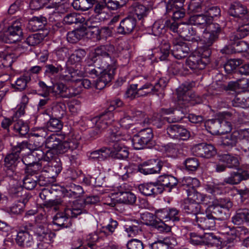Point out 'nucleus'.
Returning a JSON list of instances; mask_svg holds the SVG:
<instances>
[{"label": "nucleus", "mask_w": 249, "mask_h": 249, "mask_svg": "<svg viewBox=\"0 0 249 249\" xmlns=\"http://www.w3.org/2000/svg\"><path fill=\"white\" fill-rule=\"evenodd\" d=\"M65 206L63 212L58 213L54 216L53 222L54 224L63 228H67L71 226L70 218L76 217L81 214V211L76 209L71 200L60 199L49 200L46 202L45 205L47 207H54L56 210L57 207L60 205Z\"/></svg>", "instance_id": "nucleus-1"}, {"label": "nucleus", "mask_w": 249, "mask_h": 249, "mask_svg": "<svg viewBox=\"0 0 249 249\" xmlns=\"http://www.w3.org/2000/svg\"><path fill=\"white\" fill-rule=\"evenodd\" d=\"M121 127L113 125L108 138L109 144L112 143L109 157L118 159H125L128 157L129 152L126 147L122 142L123 132Z\"/></svg>", "instance_id": "nucleus-2"}, {"label": "nucleus", "mask_w": 249, "mask_h": 249, "mask_svg": "<svg viewBox=\"0 0 249 249\" xmlns=\"http://www.w3.org/2000/svg\"><path fill=\"white\" fill-rule=\"evenodd\" d=\"M211 51L207 48H197L186 60V64L192 70H203L209 63Z\"/></svg>", "instance_id": "nucleus-3"}, {"label": "nucleus", "mask_w": 249, "mask_h": 249, "mask_svg": "<svg viewBox=\"0 0 249 249\" xmlns=\"http://www.w3.org/2000/svg\"><path fill=\"white\" fill-rule=\"evenodd\" d=\"M115 52V47L111 44H106L96 47L93 53L91 59L95 61L99 59L102 60L101 67L111 66L116 63V59L113 55Z\"/></svg>", "instance_id": "nucleus-4"}, {"label": "nucleus", "mask_w": 249, "mask_h": 249, "mask_svg": "<svg viewBox=\"0 0 249 249\" xmlns=\"http://www.w3.org/2000/svg\"><path fill=\"white\" fill-rule=\"evenodd\" d=\"M156 214L160 221L155 220L152 213H147L143 214L142 218H147L145 219V224L153 226L160 231H169L171 230V227L163 222H169V219L168 218V209L158 210L156 211Z\"/></svg>", "instance_id": "nucleus-5"}, {"label": "nucleus", "mask_w": 249, "mask_h": 249, "mask_svg": "<svg viewBox=\"0 0 249 249\" xmlns=\"http://www.w3.org/2000/svg\"><path fill=\"white\" fill-rule=\"evenodd\" d=\"M232 206V203L227 198L216 199L209 207L211 216L215 220H222L227 217V213Z\"/></svg>", "instance_id": "nucleus-6"}, {"label": "nucleus", "mask_w": 249, "mask_h": 249, "mask_svg": "<svg viewBox=\"0 0 249 249\" xmlns=\"http://www.w3.org/2000/svg\"><path fill=\"white\" fill-rule=\"evenodd\" d=\"M27 148V142H25L18 143L16 145L13 146L12 152L7 155L4 159L7 176L10 177L13 176L15 172V167L19 159V154L21 151Z\"/></svg>", "instance_id": "nucleus-7"}, {"label": "nucleus", "mask_w": 249, "mask_h": 249, "mask_svg": "<svg viewBox=\"0 0 249 249\" xmlns=\"http://www.w3.org/2000/svg\"><path fill=\"white\" fill-rule=\"evenodd\" d=\"M138 88V96H147L149 94H156L160 96L166 86V83L162 78H160L154 85L150 83H145L143 80H140L137 83Z\"/></svg>", "instance_id": "nucleus-8"}, {"label": "nucleus", "mask_w": 249, "mask_h": 249, "mask_svg": "<svg viewBox=\"0 0 249 249\" xmlns=\"http://www.w3.org/2000/svg\"><path fill=\"white\" fill-rule=\"evenodd\" d=\"M20 23L15 22L9 27L7 32L0 35V41L6 43H13L20 41L23 33Z\"/></svg>", "instance_id": "nucleus-9"}, {"label": "nucleus", "mask_w": 249, "mask_h": 249, "mask_svg": "<svg viewBox=\"0 0 249 249\" xmlns=\"http://www.w3.org/2000/svg\"><path fill=\"white\" fill-rule=\"evenodd\" d=\"M172 44L171 53L176 59H181L184 58L190 51L188 44L182 41L180 38H174Z\"/></svg>", "instance_id": "nucleus-10"}, {"label": "nucleus", "mask_w": 249, "mask_h": 249, "mask_svg": "<svg viewBox=\"0 0 249 249\" xmlns=\"http://www.w3.org/2000/svg\"><path fill=\"white\" fill-rule=\"evenodd\" d=\"M52 90L55 95L63 98H71L81 92V90H74L73 88H68L62 83H57L54 84Z\"/></svg>", "instance_id": "nucleus-11"}, {"label": "nucleus", "mask_w": 249, "mask_h": 249, "mask_svg": "<svg viewBox=\"0 0 249 249\" xmlns=\"http://www.w3.org/2000/svg\"><path fill=\"white\" fill-rule=\"evenodd\" d=\"M38 240L45 244H50L55 236V234L47 229L45 225L38 224L35 230Z\"/></svg>", "instance_id": "nucleus-12"}, {"label": "nucleus", "mask_w": 249, "mask_h": 249, "mask_svg": "<svg viewBox=\"0 0 249 249\" xmlns=\"http://www.w3.org/2000/svg\"><path fill=\"white\" fill-rule=\"evenodd\" d=\"M195 219L198 226L204 230L213 229L215 225V220L210 213L205 214L201 212Z\"/></svg>", "instance_id": "nucleus-13"}, {"label": "nucleus", "mask_w": 249, "mask_h": 249, "mask_svg": "<svg viewBox=\"0 0 249 249\" xmlns=\"http://www.w3.org/2000/svg\"><path fill=\"white\" fill-rule=\"evenodd\" d=\"M83 74L82 71L68 67L65 71L60 74L59 79L66 82H77L81 81Z\"/></svg>", "instance_id": "nucleus-14"}, {"label": "nucleus", "mask_w": 249, "mask_h": 249, "mask_svg": "<svg viewBox=\"0 0 249 249\" xmlns=\"http://www.w3.org/2000/svg\"><path fill=\"white\" fill-rule=\"evenodd\" d=\"M62 162L59 158H54L50 164H44L43 171L48 174L49 178H54L56 177L62 171Z\"/></svg>", "instance_id": "nucleus-15"}, {"label": "nucleus", "mask_w": 249, "mask_h": 249, "mask_svg": "<svg viewBox=\"0 0 249 249\" xmlns=\"http://www.w3.org/2000/svg\"><path fill=\"white\" fill-rule=\"evenodd\" d=\"M181 208L184 213L194 215L196 217L202 212L200 204L188 198L184 199L181 204Z\"/></svg>", "instance_id": "nucleus-16"}, {"label": "nucleus", "mask_w": 249, "mask_h": 249, "mask_svg": "<svg viewBox=\"0 0 249 249\" xmlns=\"http://www.w3.org/2000/svg\"><path fill=\"white\" fill-rule=\"evenodd\" d=\"M100 201V199L97 196H92L87 197L85 199L72 201L76 209L81 211V214L82 213H87L89 209V205L94 204Z\"/></svg>", "instance_id": "nucleus-17"}, {"label": "nucleus", "mask_w": 249, "mask_h": 249, "mask_svg": "<svg viewBox=\"0 0 249 249\" xmlns=\"http://www.w3.org/2000/svg\"><path fill=\"white\" fill-rule=\"evenodd\" d=\"M136 25V19L134 18L127 17L120 23L117 32L121 35H127L132 32Z\"/></svg>", "instance_id": "nucleus-18"}, {"label": "nucleus", "mask_w": 249, "mask_h": 249, "mask_svg": "<svg viewBox=\"0 0 249 249\" xmlns=\"http://www.w3.org/2000/svg\"><path fill=\"white\" fill-rule=\"evenodd\" d=\"M228 12L230 16L237 18L238 20L247 18V9L240 2H235L231 4Z\"/></svg>", "instance_id": "nucleus-19"}, {"label": "nucleus", "mask_w": 249, "mask_h": 249, "mask_svg": "<svg viewBox=\"0 0 249 249\" xmlns=\"http://www.w3.org/2000/svg\"><path fill=\"white\" fill-rule=\"evenodd\" d=\"M194 83H185L182 84L178 89L177 94L179 102H184V104L191 101L194 95L190 94L188 91L192 88Z\"/></svg>", "instance_id": "nucleus-20"}, {"label": "nucleus", "mask_w": 249, "mask_h": 249, "mask_svg": "<svg viewBox=\"0 0 249 249\" xmlns=\"http://www.w3.org/2000/svg\"><path fill=\"white\" fill-rule=\"evenodd\" d=\"M160 168L156 161L149 160L140 164L138 167V170L144 175H148L158 173Z\"/></svg>", "instance_id": "nucleus-21"}, {"label": "nucleus", "mask_w": 249, "mask_h": 249, "mask_svg": "<svg viewBox=\"0 0 249 249\" xmlns=\"http://www.w3.org/2000/svg\"><path fill=\"white\" fill-rule=\"evenodd\" d=\"M84 192L81 186L71 184L62 190L63 198L61 200H67V197L75 198L79 197Z\"/></svg>", "instance_id": "nucleus-22"}, {"label": "nucleus", "mask_w": 249, "mask_h": 249, "mask_svg": "<svg viewBox=\"0 0 249 249\" xmlns=\"http://www.w3.org/2000/svg\"><path fill=\"white\" fill-rule=\"evenodd\" d=\"M177 245L176 239L172 236L165 238L163 240H159L150 245V249H169Z\"/></svg>", "instance_id": "nucleus-23"}, {"label": "nucleus", "mask_w": 249, "mask_h": 249, "mask_svg": "<svg viewBox=\"0 0 249 249\" xmlns=\"http://www.w3.org/2000/svg\"><path fill=\"white\" fill-rule=\"evenodd\" d=\"M85 62L86 64L84 68V71L85 74L93 78L99 76L103 72V69L101 67L93 66V63L95 61L90 58L86 59Z\"/></svg>", "instance_id": "nucleus-24"}, {"label": "nucleus", "mask_w": 249, "mask_h": 249, "mask_svg": "<svg viewBox=\"0 0 249 249\" xmlns=\"http://www.w3.org/2000/svg\"><path fill=\"white\" fill-rule=\"evenodd\" d=\"M107 111L92 118L91 120V123L93 124H110L113 117L112 111L114 110V107H109Z\"/></svg>", "instance_id": "nucleus-25"}, {"label": "nucleus", "mask_w": 249, "mask_h": 249, "mask_svg": "<svg viewBox=\"0 0 249 249\" xmlns=\"http://www.w3.org/2000/svg\"><path fill=\"white\" fill-rule=\"evenodd\" d=\"M17 243L20 247H31L33 244L32 236L27 231H19L16 239Z\"/></svg>", "instance_id": "nucleus-26"}, {"label": "nucleus", "mask_w": 249, "mask_h": 249, "mask_svg": "<svg viewBox=\"0 0 249 249\" xmlns=\"http://www.w3.org/2000/svg\"><path fill=\"white\" fill-rule=\"evenodd\" d=\"M249 178V174L247 171L242 172H233L231 176L224 179V182L229 184H236L243 180Z\"/></svg>", "instance_id": "nucleus-27"}, {"label": "nucleus", "mask_w": 249, "mask_h": 249, "mask_svg": "<svg viewBox=\"0 0 249 249\" xmlns=\"http://www.w3.org/2000/svg\"><path fill=\"white\" fill-rule=\"evenodd\" d=\"M190 22L200 29L205 30L208 24L211 22V19L209 18L206 14L196 15L191 17Z\"/></svg>", "instance_id": "nucleus-28"}, {"label": "nucleus", "mask_w": 249, "mask_h": 249, "mask_svg": "<svg viewBox=\"0 0 249 249\" xmlns=\"http://www.w3.org/2000/svg\"><path fill=\"white\" fill-rule=\"evenodd\" d=\"M102 69H103V72L98 76L99 77V81L107 84L111 81L113 78L116 69V64H113L111 66H106L105 68L102 67Z\"/></svg>", "instance_id": "nucleus-29"}, {"label": "nucleus", "mask_w": 249, "mask_h": 249, "mask_svg": "<svg viewBox=\"0 0 249 249\" xmlns=\"http://www.w3.org/2000/svg\"><path fill=\"white\" fill-rule=\"evenodd\" d=\"M157 182L167 188H169V191H171V189L178 184V180L176 178L173 176L163 175L158 177Z\"/></svg>", "instance_id": "nucleus-30"}, {"label": "nucleus", "mask_w": 249, "mask_h": 249, "mask_svg": "<svg viewBox=\"0 0 249 249\" xmlns=\"http://www.w3.org/2000/svg\"><path fill=\"white\" fill-rule=\"evenodd\" d=\"M94 11L98 20H104L108 16V11L104 1L97 2L94 6Z\"/></svg>", "instance_id": "nucleus-31"}, {"label": "nucleus", "mask_w": 249, "mask_h": 249, "mask_svg": "<svg viewBox=\"0 0 249 249\" xmlns=\"http://www.w3.org/2000/svg\"><path fill=\"white\" fill-rule=\"evenodd\" d=\"M130 10L140 20L146 17L148 12V8L138 2H135L131 5Z\"/></svg>", "instance_id": "nucleus-32"}, {"label": "nucleus", "mask_w": 249, "mask_h": 249, "mask_svg": "<svg viewBox=\"0 0 249 249\" xmlns=\"http://www.w3.org/2000/svg\"><path fill=\"white\" fill-rule=\"evenodd\" d=\"M181 186L184 189H187V194L195 190V188L199 186L200 182L196 178L190 177H184L180 182Z\"/></svg>", "instance_id": "nucleus-33"}, {"label": "nucleus", "mask_w": 249, "mask_h": 249, "mask_svg": "<svg viewBox=\"0 0 249 249\" xmlns=\"http://www.w3.org/2000/svg\"><path fill=\"white\" fill-rule=\"evenodd\" d=\"M239 139V133L235 130L231 134L222 138L221 144L227 148H231L236 145Z\"/></svg>", "instance_id": "nucleus-34"}, {"label": "nucleus", "mask_w": 249, "mask_h": 249, "mask_svg": "<svg viewBox=\"0 0 249 249\" xmlns=\"http://www.w3.org/2000/svg\"><path fill=\"white\" fill-rule=\"evenodd\" d=\"M47 23L46 18L42 17H34L29 21V28L33 32L42 30Z\"/></svg>", "instance_id": "nucleus-35"}, {"label": "nucleus", "mask_w": 249, "mask_h": 249, "mask_svg": "<svg viewBox=\"0 0 249 249\" xmlns=\"http://www.w3.org/2000/svg\"><path fill=\"white\" fill-rule=\"evenodd\" d=\"M142 223L134 221L129 225H125L124 229L129 237H133L142 233Z\"/></svg>", "instance_id": "nucleus-36"}, {"label": "nucleus", "mask_w": 249, "mask_h": 249, "mask_svg": "<svg viewBox=\"0 0 249 249\" xmlns=\"http://www.w3.org/2000/svg\"><path fill=\"white\" fill-rule=\"evenodd\" d=\"M232 120V115L229 112H225L219 114L215 118L207 120L205 124H225L231 123Z\"/></svg>", "instance_id": "nucleus-37"}, {"label": "nucleus", "mask_w": 249, "mask_h": 249, "mask_svg": "<svg viewBox=\"0 0 249 249\" xmlns=\"http://www.w3.org/2000/svg\"><path fill=\"white\" fill-rule=\"evenodd\" d=\"M117 195L118 201L121 203L133 205L136 201V196L130 192H120Z\"/></svg>", "instance_id": "nucleus-38"}, {"label": "nucleus", "mask_w": 249, "mask_h": 249, "mask_svg": "<svg viewBox=\"0 0 249 249\" xmlns=\"http://www.w3.org/2000/svg\"><path fill=\"white\" fill-rule=\"evenodd\" d=\"M86 52L82 49L76 50L70 56L67 63L69 65L80 64L86 55Z\"/></svg>", "instance_id": "nucleus-39"}, {"label": "nucleus", "mask_w": 249, "mask_h": 249, "mask_svg": "<svg viewBox=\"0 0 249 249\" xmlns=\"http://www.w3.org/2000/svg\"><path fill=\"white\" fill-rule=\"evenodd\" d=\"M31 80V76L28 74H24L18 78L14 83L11 84V86L16 90L22 91L26 89L27 83Z\"/></svg>", "instance_id": "nucleus-40"}, {"label": "nucleus", "mask_w": 249, "mask_h": 249, "mask_svg": "<svg viewBox=\"0 0 249 249\" xmlns=\"http://www.w3.org/2000/svg\"><path fill=\"white\" fill-rule=\"evenodd\" d=\"M217 38V35H214L213 33H211L205 29L203 31L201 38V41L204 44V46L199 48H208L210 50V47L213 45Z\"/></svg>", "instance_id": "nucleus-41"}, {"label": "nucleus", "mask_w": 249, "mask_h": 249, "mask_svg": "<svg viewBox=\"0 0 249 249\" xmlns=\"http://www.w3.org/2000/svg\"><path fill=\"white\" fill-rule=\"evenodd\" d=\"M45 69V74L51 78L55 77L63 70L62 66L58 63L46 64Z\"/></svg>", "instance_id": "nucleus-42"}, {"label": "nucleus", "mask_w": 249, "mask_h": 249, "mask_svg": "<svg viewBox=\"0 0 249 249\" xmlns=\"http://www.w3.org/2000/svg\"><path fill=\"white\" fill-rule=\"evenodd\" d=\"M110 155V148L103 147L99 150L92 152L89 158L94 160H103L109 157Z\"/></svg>", "instance_id": "nucleus-43"}, {"label": "nucleus", "mask_w": 249, "mask_h": 249, "mask_svg": "<svg viewBox=\"0 0 249 249\" xmlns=\"http://www.w3.org/2000/svg\"><path fill=\"white\" fill-rule=\"evenodd\" d=\"M65 24L71 25L78 23H83L85 21L84 17L76 13H71L67 15L63 19Z\"/></svg>", "instance_id": "nucleus-44"}, {"label": "nucleus", "mask_w": 249, "mask_h": 249, "mask_svg": "<svg viewBox=\"0 0 249 249\" xmlns=\"http://www.w3.org/2000/svg\"><path fill=\"white\" fill-rule=\"evenodd\" d=\"M37 181L38 183L40 185H42L40 179L38 180L36 176L32 175H27L23 179V187L27 190H33L36 186Z\"/></svg>", "instance_id": "nucleus-45"}, {"label": "nucleus", "mask_w": 249, "mask_h": 249, "mask_svg": "<svg viewBox=\"0 0 249 249\" xmlns=\"http://www.w3.org/2000/svg\"><path fill=\"white\" fill-rule=\"evenodd\" d=\"M219 160L225 163L229 168H236L239 164L238 158L230 154H224L221 156Z\"/></svg>", "instance_id": "nucleus-46"}, {"label": "nucleus", "mask_w": 249, "mask_h": 249, "mask_svg": "<svg viewBox=\"0 0 249 249\" xmlns=\"http://www.w3.org/2000/svg\"><path fill=\"white\" fill-rule=\"evenodd\" d=\"M118 226V222L111 218L109 223L107 225L102 227L100 231L101 233H104L106 236L111 235Z\"/></svg>", "instance_id": "nucleus-47"}, {"label": "nucleus", "mask_w": 249, "mask_h": 249, "mask_svg": "<svg viewBox=\"0 0 249 249\" xmlns=\"http://www.w3.org/2000/svg\"><path fill=\"white\" fill-rule=\"evenodd\" d=\"M249 83V79L243 77L236 81H231L228 83V89L231 90H236L238 89L247 87Z\"/></svg>", "instance_id": "nucleus-48"}, {"label": "nucleus", "mask_w": 249, "mask_h": 249, "mask_svg": "<svg viewBox=\"0 0 249 249\" xmlns=\"http://www.w3.org/2000/svg\"><path fill=\"white\" fill-rule=\"evenodd\" d=\"M179 147L178 144L169 143L164 146V150L168 156L175 158L179 153Z\"/></svg>", "instance_id": "nucleus-49"}, {"label": "nucleus", "mask_w": 249, "mask_h": 249, "mask_svg": "<svg viewBox=\"0 0 249 249\" xmlns=\"http://www.w3.org/2000/svg\"><path fill=\"white\" fill-rule=\"evenodd\" d=\"M231 39V36L230 37ZM238 39H237L238 40ZM235 40L232 49L234 53H242L247 52L249 54V44L244 41L240 40L235 41L236 39H232Z\"/></svg>", "instance_id": "nucleus-50"}, {"label": "nucleus", "mask_w": 249, "mask_h": 249, "mask_svg": "<svg viewBox=\"0 0 249 249\" xmlns=\"http://www.w3.org/2000/svg\"><path fill=\"white\" fill-rule=\"evenodd\" d=\"M0 57H2V64L4 67H9L17 60L18 55L14 53H8L6 54L0 53Z\"/></svg>", "instance_id": "nucleus-51"}, {"label": "nucleus", "mask_w": 249, "mask_h": 249, "mask_svg": "<svg viewBox=\"0 0 249 249\" xmlns=\"http://www.w3.org/2000/svg\"><path fill=\"white\" fill-rule=\"evenodd\" d=\"M165 24L162 20H159L154 22L152 27V32L155 36H160L166 32Z\"/></svg>", "instance_id": "nucleus-52"}, {"label": "nucleus", "mask_w": 249, "mask_h": 249, "mask_svg": "<svg viewBox=\"0 0 249 249\" xmlns=\"http://www.w3.org/2000/svg\"><path fill=\"white\" fill-rule=\"evenodd\" d=\"M44 164L42 162H37L36 161L35 163L32 164L25 168V172L27 175H32L37 174L39 172H43V168Z\"/></svg>", "instance_id": "nucleus-53"}, {"label": "nucleus", "mask_w": 249, "mask_h": 249, "mask_svg": "<svg viewBox=\"0 0 249 249\" xmlns=\"http://www.w3.org/2000/svg\"><path fill=\"white\" fill-rule=\"evenodd\" d=\"M249 32V22L240 27L238 29L234 32L231 36V39H241L248 35Z\"/></svg>", "instance_id": "nucleus-54"}, {"label": "nucleus", "mask_w": 249, "mask_h": 249, "mask_svg": "<svg viewBox=\"0 0 249 249\" xmlns=\"http://www.w3.org/2000/svg\"><path fill=\"white\" fill-rule=\"evenodd\" d=\"M43 38V35L36 33L29 36L25 42L28 46H34L39 44Z\"/></svg>", "instance_id": "nucleus-55"}, {"label": "nucleus", "mask_w": 249, "mask_h": 249, "mask_svg": "<svg viewBox=\"0 0 249 249\" xmlns=\"http://www.w3.org/2000/svg\"><path fill=\"white\" fill-rule=\"evenodd\" d=\"M60 141V140L55 134H52L46 140V146L56 152Z\"/></svg>", "instance_id": "nucleus-56"}, {"label": "nucleus", "mask_w": 249, "mask_h": 249, "mask_svg": "<svg viewBox=\"0 0 249 249\" xmlns=\"http://www.w3.org/2000/svg\"><path fill=\"white\" fill-rule=\"evenodd\" d=\"M24 114V109L20 107L15 112L14 114L12 116L11 119H7L6 120L8 121L7 124H10L12 123H16L17 124H24L23 121L22 120L19 119V117L23 115Z\"/></svg>", "instance_id": "nucleus-57"}, {"label": "nucleus", "mask_w": 249, "mask_h": 249, "mask_svg": "<svg viewBox=\"0 0 249 249\" xmlns=\"http://www.w3.org/2000/svg\"><path fill=\"white\" fill-rule=\"evenodd\" d=\"M196 34V31L192 26L186 24L181 25L179 28L178 35L183 37L184 39L187 37H190V36H194Z\"/></svg>", "instance_id": "nucleus-58"}, {"label": "nucleus", "mask_w": 249, "mask_h": 249, "mask_svg": "<svg viewBox=\"0 0 249 249\" xmlns=\"http://www.w3.org/2000/svg\"><path fill=\"white\" fill-rule=\"evenodd\" d=\"M188 197L187 198L199 204L200 203L204 202L207 198L206 195L198 192L195 190L188 193Z\"/></svg>", "instance_id": "nucleus-59"}, {"label": "nucleus", "mask_w": 249, "mask_h": 249, "mask_svg": "<svg viewBox=\"0 0 249 249\" xmlns=\"http://www.w3.org/2000/svg\"><path fill=\"white\" fill-rule=\"evenodd\" d=\"M244 221L247 222L246 210H239L232 217V222L235 225H241Z\"/></svg>", "instance_id": "nucleus-60"}, {"label": "nucleus", "mask_w": 249, "mask_h": 249, "mask_svg": "<svg viewBox=\"0 0 249 249\" xmlns=\"http://www.w3.org/2000/svg\"><path fill=\"white\" fill-rule=\"evenodd\" d=\"M51 107L53 113L55 116L59 117L65 114L66 106L63 103L54 102L52 104Z\"/></svg>", "instance_id": "nucleus-61"}, {"label": "nucleus", "mask_w": 249, "mask_h": 249, "mask_svg": "<svg viewBox=\"0 0 249 249\" xmlns=\"http://www.w3.org/2000/svg\"><path fill=\"white\" fill-rule=\"evenodd\" d=\"M138 86L137 83L130 85L125 91L124 97L131 100L139 97Z\"/></svg>", "instance_id": "nucleus-62"}, {"label": "nucleus", "mask_w": 249, "mask_h": 249, "mask_svg": "<svg viewBox=\"0 0 249 249\" xmlns=\"http://www.w3.org/2000/svg\"><path fill=\"white\" fill-rule=\"evenodd\" d=\"M184 165L186 169L190 171H196L199 165L198 160L196 158H189L184 161Z\"/></svg>", "instance_id": "nucleus-63"}, {"label": "nucleus", "mask_w": 249, "mask_h": 249, "mask_svg": "<svg viewBox=\"0 0 249 249\" xmlns=\"http://www.w3.org/2000/svg\"><path fill=\"white\" fill-rule=\"evenodd\" d=\"M154 184L144 183L139 186V190L144 196H154Z\"/></svg>", "instance_id": "nucleus-64"}]
</instances>
